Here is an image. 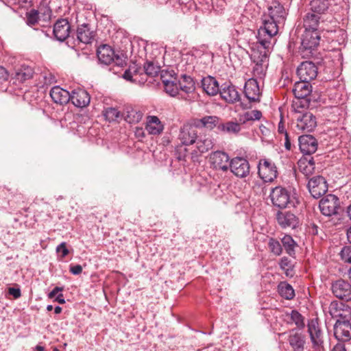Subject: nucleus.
Returning a JSON list of instances; mask_svg holds the SVG:
<instances>
[{"mask_svg": "<svg viewBox=\"0 0 351 351\" xmlns=\"http://www.w3.org/2000/svg\"><path fill=\"white\" fill-rule=\"evenodd\" d=\"M278 224L282 229H295L299 225V219L290 211L278 210L276 214Z\"/></svg>", "mask_w": 351, "mask_h": 351, "instance_id": "nucleus-14", "label": "nucleus"}, {"mask_svg": "<svg viewBox=\"0 0 351 351\" xmlns=\"http://www.w3.org/2000/svg\"><path fill=\"white\" fill-rule=\"evenodd\" d=\"M278 133L282 134L285 136H286V134H288L287 132V130L285 128V123H283L282 119L280 120V121L278 123Z\"/></svg>", "mask_w": 351, "mask_h": 351, "instance_id": "nucleus-58", "label": "nucleus"}, {"mask_svg": "<svg viewBox=\"0 0 351 351\" xmlns=\"http://www.w3.org/2000/svg\"><path fill=\"white\" fill-rule=\"evenodd\" d=\"M93 32L90 30L88 24H82L77 29V40L84 43L88 44L93 39Z\"/></svg>", "mask_w": 351, "mask_h": 351, "instance_id": "nucleus-31", "label": "nucleus"}, {"mask_svg": "<svg viewBox=\"0 0 351 351\" xmlns=\"http://www.w3.org/2000/svg\"><path fill=\"white\" fill-rule=\"evenodd\" d=\"M279 294L286 300H291L295 295L292 286L285 282H280L278 287Z\"/></svg>", "mask_w": 351, "mask_h": 351, "instance_id": "nucleus-39", "label": "nucleus"}, {"mask_svg": "<svg viewBox=\"0 0 351 351\" xmlns=\"http://www.w3.org/2000/svg\"><path fill=\"white\" fill-rule=\"evenodd\" d=\"M8 293L12 295L15 299L19 298L21 295V289L19 288L10 287Z\"/></svg>", "mask_w": 351, "mask_h": 351, "instance_id": "nucleus-53", "label": "nucleus"}, {"mask_svg": "<svg viewBox=\"0 0 351 351\" xmlns=\"http://www.w3.org/2000/svg\"><path fill=\"white\" fill-rule=\"evenodd\" d=\"M164 128V124L158 117L154 115L147 117L145 130L149 134L160 135L162 133Z\"/></svg>", "mask_w": 351, "mask_h": 351, "instance_id": "nucleus-25", "label": "nucleus"}, {"mask_svg": "<svg viewBox=\"0 0 351 351\" xmlns=\"http://www.w3.org/2000/svg\"><path fill=\"white\" fill-rule=\"evenodd\" d=\"M217 128L221 132L234 135L238 134L241 130V125L232 121L219 124Z\"/></svg>", "mask_w": 351, "mask_h": 351, "instance_id": "nucleus-37", "label": "nucleus"}, {"mask_svg": "<svg viewBox=\"0 0 351 351\" xmlns=\"http://www.w3.org/2000/svg\"><path fill=\"white\" fill-rule=\"evenodd\" d=\"M244 93L250 101H257L260 99V88L258 80L249 79L245 84Z\"/></svg>", "mask_w": 351, "mask_h": 351, "instance_id": "nucleus-23", "label": "nucleus"}, {"mask_svg": "<svg viewBox=\"0 0 351 351\" xmlns=\"http://www.w3.org/2000/svg\"><path fill=\"white\" fill-rule=\"evenodd\" d=\"M320 35L317 31L304 30L301 38L300 53L303 58L315 56L316 49L319 44Z\"/></svg>", "mask_w": 351, "mask_h": 351, "instance_id": "nucleus-4", "label": "nucleus"}, {"mask_svg": "<svg viewBox=\"0 0 351 351\" xmlns=\"http://www.w3.org/2000/svg\"><path fill=\"white\" fill-rule=\"evenodd\" d=\"M219 94L222 99L228 104H234L240 100L239 91L237 88L232 84H223L220 88Z\"/></svg>", "mask_w": 351, "mask_h": 351, "instance_id": "nucleus-22", "label": "nucleus"}, {"mask_svg": "<svg viewBox=\"0 0 351 351\" xmlns=\"http://www.w3.org/2000/svg\"><path fill=\"white\" fill-rule=\"evenodd\" d=\"M339 256L342 261L351 264V245L342 247Z\"/></svg>", "mask_w": 351, "mask_h": 351, "instance_id": "nucleus-48", "label": "nucleus"}, {"mask_svg": "<svg viewBox=\"0 0 351 351\" xmlns=\"http://www.w3.org/2000/svg\"><path fill=\"white\" fill-rule=\"evenodd\" d=\"M258 176H277L278 168L275 163L269 158L261 159L257 165Z\"/></svg>", "mask_w": 351, "mask_h": 351, "instance_id": "nucleus-26", "label": "nucleus"}, {"mask_svg": "<svg viewBox=\"0 0 351 351\" xmlns=\"http://www.w3.org/2000/svg\"><path fill=\"white\" fill-rule=\"evenodd\" d=\"M308 165H309V167L308 166H305V167H303L302 165H305V162H300V164H299V166H300V168L301 169V172L302 173L304 174V176H309L311 173V170L313 169V165L314 163L311 161V160H309L308 162Z\"/></svg>", "mask_w": 351, "mask_h": 351, "instance_id": "nucleus-51", "label": "nucleus"}, {"mask_svg": "<svg viewBox=\"0 0 351 351\" xmlns=\"http://www.w3.org/2000/svg\"><path fill=\"white\" fill-rule=\"evenodd\" d=\"M70 25L66 19H58L53 25V35L60 41L66 40L70 33Z\"/></svg>", "mask_w": 351, "mask_h": 351, "instance_id": "nucleus-21", "label": "nucleus"}, {"mask_svg": "<svg viewBox=\"0 0 351 351\" xmlns=\"http://www.w3.org/2000/svg\"><path fill=\"white\" fill-rule=\"evenodd\" d=\"M286 322L288 324H294L299 329L305 326L304 317L296 310H292L291 313H286Z\"/></svg>", "mask_w": 351, "mask_h": 351, "instance_id": "nucleus-33", "label": "nucleus"}, {"mask_svg": "<svg viewBox=\"0 0 351 351\" xmlns=\"http://www.w3.org/2000/svg\"><path fill=\"white\" fill-rule=\"evenodd\" d=\"M198 128L195 125L194 121L192 123H186L180 128L178 138L184 145H193L196 142L198 137Z\"/></svg>", "mask_w": 351, "mask_h": 351, "instance_id": "nucleus-11", "label": "nucleus"}, {"mask_svg": "<svg viewBox=\"0 0 351 351\" xmlns=\"http://www.w3.org/2000/svg\"><path fill=\"white\" fill-rule=\"evenodd\" d=\"M99 61L106 65L113 64L114 66L123 67L125 64L123 56L115 55L114 50L107 45L100 46L97 51Z\"/></svg>", "mask_w": 351, "mask_h": 351, "instance_id": "nucleus-6", "label": "nucleus"}, {"mask_svg": "<svg viewBox=\"0 0 351 351\" xmlns=\"http://www.w3.org/2000/svg\"><path fill=\"white\" fill-rule=\"evenodd\" d=\"M332 291L336 298L346 301L351 300V285L343 279L332 284Z\"/></svg>", "mask_w": 351, "mask_h": 351, "instance_id": "nucleus-16", "label": "nucleus"}, {"mask_svg": "<svg viewBox=\"0 0 351 351\" xmlns=\"http://www.w3.org/2000/svg\"><path fill=\"white\" fill-rule=\"evenodd\" d=\"M54 301L57 302L60 304H64L66 302L65 300H64V295L62 293L58 294V295L56 297Z\"/></svg>", "mask_w": 351, "mask_h": 351, "instance_id": "nucleus-61", "label": "nucleus"}, {"mask_svg": "<svg viewBox=\"0 0 351 351\" xmlns=\"http://www.w3.org/2000/svg\"><path fill=\"white\" fill-rule=\"evenodd\" d=\"M164 88L166 93L171 97L176 96L179 93V91L180 90V88L178 86V83L177 81V78L164 85Z\"/></svg>", "mask_w": 351, "mask_h": 351, "instance_id": "nucleus-43", "label": "nucleus"}, {"mask_svg": "<svg viewBox=\"0 0 351 351\" xmlns=\"http://www.w3.org/2000/svg\"><path fill=\"white\" fill-rule=\"evenodd\" d=\"M320 16L319 14L312 12L307 13L304 18V30L317 31Z\"/></svg>", "mask_w": 351, "mask_h": 351, "instance_id": "nucleus-34", "label": "nucleus"}, {"mask_svg": "<svg viewBox=\"0 0 351 351\" xmlns=\"http://www.w3.org/2000/svg\"><path fill=\"white\" fill-rule=\"evenodd\" d=\"M160 79L163 85H165L169 82L176 79V77L175 76V73L173 71H169L167 70H162L160 71Z\"/></svg>", "mask_w": 351, "mask_h": 351, "instance_id": "nucleus-49", "label": "nucleus"}, {"mask_svg": "<svg viewBox=\"0 0 351 351\" xmlns=\"http://www.w3.org/2000/svg\"><path fill=\"white\" fill-rule=\"evenodd\" d=\"M316 126V118L311 112H305L296 118V132H311Z\"/></svg>", "mask_w": 351, "mask_h": 351, "instance_id": "nucleus-10", "label": "nucleus"}, {"mask_svg": "<svg viewBox=\"0 0 351 351\" xmlns=\"http://www.w3.org/2000/svg\"><path fill=\"white\" fill-rule=\"evenodd\" d=\"M281 242L286 252L289 256H293L295 255V247L297 244L293 238L290 235H285L282 238Z\"/></svg>", "mask_w": 351, "mask_h": 351, "instance_id": "nucleus-40", "label": "nucleus"}, {"mask_svg": "<svg viewBox=\"0 0 351 351\" xmlns=\"http://www.w3.org/2000/svg\"><path fill=\"white\" fill-rule=\"evenodd\" d=\"M180 90L185 93H190L195 90V82L193 79L186 74L181 75L180 79L178 81Z\"/></svg>", "mask_w": 351, "mask_h": 351, "instance_id": "nucleus-35", "label": "nucleus"}, {"mask_svg": "<svg viewBox=\"0 0 351 351\" xmlns=\"http://www.w3.org/2000/svg\"><path fill=\"white\" fill-rule=\"evenodd\" d=\"M196 147L200 154L210 150L214 146V140L209 134H199L196 140Z\"/></svg>", "mask_w": 351, "mask_h": 351, "instance_id": "nucleus-29", "label": "nucleus"}, {"mask_svg": "<svg viewBox=\"0 0 351 351\" xmlns=\"http://www.w3.org/2000/svg\"><path fill=\"white\" fill-rule=\"evenodd\" d=\"M123 116L125 121L130 124H134L138 123L141 120L143 113L140 110L129 107L125 110Z\"/></svg>", "mask_w": 351, "mask_h": 351, "instance_id": "nucleus-36", "label": "nucleus"}, {"mask_svg": "<svg viewBox=\"0 0 351 351\" xmlns=\"http://www.w3.org/2000/svg\"><path fill=\"white\" fill-rule=\"evenodd\" d=\"M219 118L217 116H204L200 119H193L195 125L198 128H206L213 130L218 126Z\"/></svg>", "mask_w": 351, "mask_h": 351, "instance_id": "nucleus-28", "label": "nucleus"}, {"mask_svg": "<svg viewBox=\"0 0 351 351\" xmlns=\"http://www.w3.org/2000/svg\"><path fill=\"white\" fill-rule=\"evenodd\" d=\"M334 36L331 37L332 41L337 42L342 44L345 42L346 38V32L342 29H338L333 32Z\"/></svg>", "mask_w": 351, "mask_h": 351, "instance_id": "nucleus-50", "label": "nucleus"}, {"mask_svg": "<svg viewBox=\"0 0 351 351\" xmlns=\"http://www.w3.org/2000/svg\"><path fill=\"white\" fill-rule=\"evenodd\" d=\"M256 39V42L254 43L252 46L251 60L254 63L252 69L253 77L252 78L261 80L266 74L268 54L272 47L273 42H269L267 44L265 41L262 42L260 38Z\"/></svg>", "mask_w": 351, "mask_h": 351, "instance_id": "nucleus-2", "label": "nucleus"}, {"mask_svg": "<svg viewBox=\"0 0 351 351\" xmlns=\"http://www.w3.org/2000/svg\"><path fill=\"white\" fill-rule=\"evenodd\" d=\"M312 92V86L310 82L300 80L294 84L293 93L296 98L293 101L292 107L296 112H300V109L308 107L311 99L308 98Z\"/></svg>", "mask_w": 351, "mask_h": 351, "instance_id": "nucleus-3", "label": "nucleus"}, {"mask_svg": "<svg viewBox=\"0 0 351 351\" xmlns=\"http://www.w3.org/2000/svg\"><path fill=\"white\" fill-rule=\"evenodd\" d=\"M262 117V112L260 110H254L247 111L240 117L239 121L243 123L248 121L259 120Z\"/></svg>", "mask_w": 351, "mask_h": 351, "instance_id": "nucleus-41", "label": "nucleus"}, {"mask_svg": "<svg viewBox=\"0 0 351 351\" xmlns=\"http://www.w3.org/2000/svg\"><path fill=\"white\" fill-rule=\"evenodd\" d=\"M285 147L286 149L291 150V141H290L289 134H286V136H285Z\"/></svg>", "mask_w": 351, "mask_h": 351, "instance_id": "nucleus-59", "label": "nucleus"}, {"mask_svg": "<svg viewBox=\"0 0 351 351\" xmlns=\"http://www.w3.org/2000/svg\"><path fill=\"white\" fill-rule=\"evenodd\" d=\"M103 114L108 121H115L121 116L120 112L115 108L110 107L104 109Z\"/></svg>", "mask_w": 351, "mask_h": 351, "instance_id": "nucleus-42", "label": "nucleus"}, {"mask_svg": "<svg viewBox=\"0 0 351 351\" xmlns=\"http://www.w3.org/2000/svg\"><path fill=\"white\" fill-rule=\"evenodd\" d=\"M345 342L339 341L332 348V351H346Z\"/></svg>", "mask_w": 351, "mask_h": 351, "instance_id": "nucleus-57", "label": "nucleus"}, {"mask_svg": "<svg viewBox=\"0 0 351 351\" xmlns=\"http://www.w3.org/2000/svg\"><path fill=\"white\" fill-rule=\"evenodd\" d=\"M328 313L337 319L348 322L351 320V308L342 302L332 301L328 306Z\"/></svg>", "mask_w": 351, "mask_h": 351, "instance_id": "nucleus-8", "label": "nucleus"}, {"mask_svg": "<svg viewBox=\"0 0 351 351\" xmlns=\"http://www.w3.org/2000/svg\"><path fill=\"white\" fill-rule=\"evenodd\" d=\"M70 101L77 108H84L87 106L90 101V97L88 93L82 88L73 90L70 93Z\"/></svg>", "mask_w": 351, "mask_h": 351, "instance_id": "nucleus-20", "label": "nucleus"}, {"mask_svg": "<svg viewBox=\"0 0 351 351\" xmlns=\"http://www.w3.org/2000/svg\"><path fill=\"white\" fill-rule=\"evenodd\" d=\"M69 271L74 275H79L82 271V267L80 265H70Z\"/></svg>", "mask_w": 351, "mask_h": 351, "instance_id": "nucleus-54", "label": "nucleus"}, {"mask_svg": "<svg viewBox=\"0 0 351 351\" xmlns=\"http://www.w3.org/2000/svg\"><path fill=\"white\" fill-rule=\"evenodd\" d=\"M50 97L53 102L61 105L67 104L71 99L69 92L59 86H56L51 89Z\"/></svg>", "mask_w": 351, "mask_h": 351, "instance_id": "nucleus-27", "label": "nucleus"}, {"mask_svg": "<svg viewBox=\"0 0 351 351\" xmlns=\"http://www.w3.org/2000/svg\"><path fill=\"white\" fill-rule=\"evenodd\" d=\"M307 326L313 348L316 350L320 351L323 348L324 339L323 333L319 325L318 319H312L309 320Z\"/></svg>", "mask_w": 351, "mask_h": 351, "instance_id": "nucleus-9", "label": "nucleus"}, {"mask_svg": "<svg viewBox=\"0 0 351 351\" xmlns=\"http://www.w3.org/2000/svg\"><path fill=\"white\" fill-rule=\"evenodd\" d=\"M269 196L273 205L279 208L296 207L300 204L297 197L295 195L291 197L287 190L281 186L273 189Z\"/></svg>", "mask_w": 351, "mask_h": 351, "instance_id": "nucleus-5", "label": "nucleus"}, {"mask_svg": "<svg viewBox=\"0 0 351 351\" xmlns=\"http://www.w3.org/2000/svg\"><path fill=\"white\" fill-rule=\"evenodd\" d=\"M144 71L147 75L155 76L160 72V67L153 62L147 61L144 64Z\"/></svg>", "mask_w": 351, "mask_h": 351, "instance_id": "nucleus-45", "label": "nucleus"}, {"mask_svg": "<svg viewBox=\"0 0 351 351\" xmlns=\"http://www.w3.org/2000/svg\"><path fill=\"white\" fill-rule=\"evenodd\" d=\"M299 147L304 154H312L317 149V141L312 135H302L298 138Z\"/></svg>", "mask_w": 351, "mask_h": 351, "instance_id": "nucleus-18", "label": "nucleus"}, {"mask_svg": "<svg viewBox=\"0 0 351 351\" xmlns=\"http://www.w3.org/2000/svg\"><path fill=\"white\" fill-rule=\"evenodd\" d=\"M280 267L285 271L287 276H292L293 269L291 267V261L287 257H282L280 261Z\"/></svg>", "mask_w": 351, "mask_h": 351, "instance_id": "nucleus-47", "label": "nucleus"}, {"mask_svg": "<svg viewBox=\"0 0 351 351\" xmlns=\"http://www.w3.org/2000/svg\"><path fill=\"white\" fill-rule=\"evenodd\" d=\"M136 135L138 136V137H140V136L144 137L145 134H144V132H143V129L142 128L137 129L136 131Z\"/></svg>", "mask_w": 351, "mask_h": 351, "instance_id": "nucleus-62", "label": "nucleus"}, {"mask_svg": "<svg viewBox=\"0 0 351 351\" xmlns=\"http://www.w3.org/2000/svg\"><path fill=\"white\" fill-rule=\"evenodd\" d=\"M328 0H312L310 3V10L319 15L324 14L328 9Z\"/></svg>", "mask_w": 351, "mask_h": 351, "instance_id": "nucleus-38", "label": "nucleus"}, {"mask_svg": "<svg viewBox=\"0 0 351 351\" xmlns=\"http://www.w3.org/2000/svg\"><path fill=\"white\" fill-rule=\"evenodd\" d=\"M318 68L312 61L302 62L297 69V75L300 80L311 82L316 78Z\"/></svg>", "mask_w": 351, "mask_h": 351, "instance_id": "nucleus-12", "label": "nucleus"}, {"mask_svg": "<svg viewBox=\"0 0 351 351\" xmlns=\"http://www.w3.org/2000/svg\"><path fill=\"white\" fill-rule=\"evenodd\" d=\"M40 12L32 9L26 14V22L28 25L33 26L36 25L39 19Z\"/></svg>", "mask_w": 351, "mask_h": 351, "instance_id": "nucleus-46", "label": "nucleus"}, {"mask_svg": "<svg viewBox=\"0 0 351 351\" xmlns=\"http://www.w3.org/2000/svg\"><path fill=\"white\" fill-rule=\"evenodd\" d=\"M268 247L271 253L276 256H280L282 252V247L279 241L274 238H269Z\"/></svg>", "mask_w": 351, "mask_h": 351, "instance_id": "nucleus-44", "label": "nucleus"}, {"mask_svg": "<svg viewBox=\"0 0 351 351\" xmlns=\"http://www.w3.org/2000/svg\"><path fill=\"white\" fill-rule=\"evenodd\" d=\"M210 160L216 169H221L223 171H226L230 166V158L228 155L221 151H217L210 154Z\"/></svg>", "mask_w": 351, "mask_h": 351, "instance_id": "nucleus-19", "label": "nucleus"}, {"mask_svg": "<svg viewBox=\"0 0 351 351\" xmlns=\"http://www.w3.org/2000/svg\"><path fill=\"white\" fill-rule=\"evenodd\" d=\"M334 336L338 341L347 342L351 339L350 321L337 319L334 325Z\"/></svg>", "mask_w": 351, "mask_h": 351, "instance_id": "nucleus-15", "label": "nucleus"}, {"mask_svg": "<svg viewBox=\"0 0 351 351\" xmlns=\"http://www.w3.org/2000/svg\"><path fill=\"white\" fill-rule=\"evenodd\" d=\"M229 168L234 176H248L250 165L248 161L242 157H236L230 162Z\"/></svg>", "mask_w": 351, "mask_h": 351, "instance_id": "nucleus-17", "label": "nucleus"}, {"mask_svg": "<svg viewBox=\"0 0 351 351\" xmlns=\"http://www.w3.org/2000/svg\"><path fill=\"white\" fill-rule=\"evenodd\" d=\"M8 74L7 71L2 66H0V84L7 81Z\"/></svg>", "mask_w": 351, "mask_h": 351, "instance_id": "nucleus-56", "label": "nucleus"}, {"mask_svg": "<svg viewBox=\"0 0 351 351\" xmlns=\"http://www.w3.org/2000/svg\"><path fill=\"white\" fill-rule=\"evenodd\" d=\"M123 78L128 81H132V73L130 69L126 70L123 75Z\"/></svg>", "mask_w": 351, "mask_h": 351, "instance_id": "nucleus-60", "label": "nucleus"}, {"mask_svg": "<svg viewBox=\"0 0 351 351\" xmlns=\"http://www.w3.org/2000/svg\"><path fill=\"white\" fill-rule=\"evenodd\" d=\"M64 290V287H56L53 289V290L48 293V298L50 299H53L55 296L59 294V292H62Z\"/></svg>", "mask_w": 351, "mask_h": 351, "instance_id": "nucleus-55", "label": "nucleus"}, {"mask_svg": "<svg viewBox=\"0 0 351 351\" xmlns=\"http://www.w3.org/2000/svg\"><path fill=\"white\" fill-rule=\"evenodd\" d=\"M308 191L314 198H319L328 191L327 182L324 177H312L307 184Z\"/></svg>", "mask_w": 351, "mask_h": 351, "instance_id": "nucleus-13", "label": "nucleus"}, {"mask_svg": "<svg viewBox=\"0 0 351 351\" xmlns=\"http://www.w3.org/2000/svg\"><path fill=\"white\" fill-rule=\"evenodd\" d=\"M66 243L62 242L60 245H58L56 247V252L62 253V255H61L62 258H64L69 253V250L66 248Z\"/></svg>", "mask_w": 351, "mask_h": 351, "instance_id": "nucleus-52", "label": "nucleus"}, {"mask_svg": "<svg viewBox=\"0 0 351 351\" xmlns=\"http://www.w3.org/2000/svg\"><path fill=\"white\" fill-rule=\"evenodd\" d=\"M287 16L285 8L279 3H274L269 8V16L265 19L263 25L258 30L256 38L269 44L274 40L278 32V24L284 22Z\"/></svg>", "mask_w": 351, "mask_h": 351, "instance_id": "nucleus-1", "label": "nucleus"}, {"mask_svg": "<svg viewBox=\"0 0 351 351\" xmlns=\"http://www.w3.org/2000/svg\"><path fill=\"white\" fill-rule=\"evenodd\" d=\"M7 1L12 5H19L21 3V0H7Z\"/></svg>", "mask_w": 351, "mask_h": 351, "instance_id": "nucleus-63", "label": "nucleus"}, {"mask_svg": "<svg viewBox=\"0 0 351 351\" xmlns=\"http://www.w3.org/2000/svg\"><path fill=\"white\" fill-rule=\"evenodd\" d=\"M346 234L348 241L351 243V227L347 230Z\"/></svg>", "mask_w": 351, "mask_h": 351, "instance_id": "nucleus-64", "label": "nucleus"}, {"mask_svg": "<svg viewBox=\"0 0 351 351\" xmlns=\"http://www.w3.org/2000/svg\"><path fill=\"white\" fill-rule=\"evenodd\" d=\"M33 69L32 67L27 65H21L14 69L12 74L14 78L20 82H23L27 80L30 79L33 76Z\"/></svg>", "mask_w": 351, "mask_h": 351, "instance_id": "nucleus-32", "label": "nucleus"}, {"mask_svg": "<svg viewBox=\"0 0 351 351\" xmlns=\"http://www.w3.org/2000/svg\"><path fill=\"white\" fill-rule=\"evenodd\" d=\"M202 86L208 95H216L220 91L218 82L215 77L210 75L202 79Z\"/></svg>", "mask_w": 351, "mask_h": 351, "instance_id": "nucleus-30", "label": "nucleus"}, {"mask_svg": "<svg viewBox=\"0 0 351 351\" xmlns=\"http://www.w3.org/2000/svg\"><path fill=\"white\" fill-rule=\"evenodd\" d=\"M319 207L324 215L332 216L337 215L339 208V199L336 195L328 194L321 199Z\"/></svg>", "mask_w": 351, "mask_h": 351, "instance_id": "nucleus-7", "label": "nucleus"}, {"mask_svg": "<svg viewBox=\"0 0 351 351\" xmlns=\"http://www.w3.org/2000/svg\"><path fill=\"white\" fill-rule=\"evenodd\" d=\"M287 341L293 351H304L306 340L302 333L291 330L289 333Z\"/></svg>", "mask_w": 351, "mask_h": 351, "instance_id": "nucleus-24", "label": "nucleus"}]
</instances>
